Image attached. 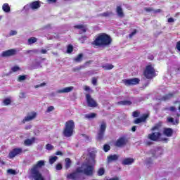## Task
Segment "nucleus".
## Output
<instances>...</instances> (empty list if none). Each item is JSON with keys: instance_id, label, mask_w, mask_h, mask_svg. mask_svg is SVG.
Returning <instances> with one entry per match:
<instances>
[{"instance_id": "obj_1", "label": "nucleus", "mask_w": 180, "mask_h": 180, "mask_svg": "<svg viewBox=\"0 0 180 180\" xmlns=\"http://www.w3.org/2000/svg\"><path fill=\"white\" fill-rule=\"evenodd\" d=\"M110 43H112V38L106 34H101L96 38L93 44H94V46H101L105 47L106 46H109Z\"/></svg>"}, {"instance_id": "obj_2", "label": "nucleus", "mask_w": 180, "mask_h": 180, "mask_svg": "<svg viewBox=\"0 0 180 180\" xmlns=\"http://www.w3.org/2000/svg\"><path fill=\"white\" fill-rule=\"evenodd\" d=\"M74 129H75V123L74 122V120H68L65 124L63 136H65V137H71L72 134H74Z\"/></svg>"}, {"instance_id": "obj_3", "label": "nucleus", "mask_w": 180, "mask_h": 180, "mask_svg": "<svg viewBox=\"0 0 180 180\" xmlns=\"http://www.w3.org/2000/svg\"><path fill=\"white\" fill-rule=\"evenodd\" d=\"M77 172L90 176L94 174V166L89 165V163H84L81 167L77 168Z\"/></svg>"}, {"instance_id": "obj_4", "label": "nucleus", "mask_w": 180, "mask_h": 180, "mask_svg": "<svg viewBox=\"0 0 180 180\" xmlns=\"http://www.w3.org/2000/svg\"><path fill=\"white\" fill-rule=\"evenodd\" d=\"M105 131H106V121L103 120L101 122L100 127L98 129V131L97 134V140H101L103 139V136H105Z\"/></svg>"}, {"instance_id": "obj_5", "label": "nucleus", "mask_w": 180, "mask_h": 180, "mask_svg": "<svg viewBox=\"0 0 180 180\" xmlns=\"http://www.w3.org/2000/svg\"><path fill=\"white\" fill-rule=\"evenodd\" d=\"M40 6H41V5L40 4V1H35L30 3V4L25 6L24 9H25V11H29V8H30V9H32V11H37V9L40 8Z\"/></svg>"}, {"instance_id": "obj_6", "label": "nucleus", "mask_w": 180, "mask_h": 180, "mask_svg": "<svg viewBox=\"0 0 180 180\" xmlns=\"http://www.w3.org/2000/svg\"><path fill=\"white\" fill-rule=\"evenodd\" d=\"M154 68L153 65H149L146 67L145 71H144V76L146 78H148V79H151L152 77H154Z\"/></svg>"}, {"instance_id": "obj_7", "label": "nucleus", "mask_w": 180, "mask_h": 180, "mask_svg": "<svg viewBox=\"0 0 180 180\" xmlns=\"http://www.w3.org/2000/svg\"><path fill=\"white\" fill-rule=\"evenodd\" d=\"M86 101L89 108H96L98 106V103L92 98L91 94H86Z\"/></svg>"}, {"instance_id": "obj_8", "label": "nucleus", "mask_w": 180, "mask_h": 180, "mask_svg": "<svg viewBox=\"0 0 180 180\" xmlns=\"http://www.w3.org/2000/svg\"><path fill=\"white\" fill-rule=\"evenodd\" d=\"M123 82L127 86H130V85H137V84L140 82V79L134 77L132 79H124Z\"/></svg>"}, {"instance_id": "obj_9", "label": "nucleus", "mask_w": 180, "mask_h": 180, "mask_svg": "<svg viewBox=\"0 0 180 180\" xmlns=\"http://www.w3.org/2000/svg\"><path fill=\"white\" fill-rule=\"evenodd\" d=\"M161 136V132H153L148 135V139L152 141H158Z\"/></svg>"}, {"instance_id": "obj_10", "label": "nucleus", "mask_w": 180, "mask_h": 180, "mask_svg": "<svg viewBox=\"0 0 180 180\" xmlns=\"http://www.w3.org/2000/svg\"><path fill=\"white\" fill-rule=\"evenodd\" d=\"M36 116H37V113L34 112H32L28 113L27 115L22 120V123L25 124L26 122H32L34 119H36Z\"/></svg>"}, {"instance_id": "obj_11", "label": "nucleus", "mask_w": 180, "mask_h": 180, "mask_svg": "<svg viewBox=\"0 0 180 180\" xmlns=\"http://www.w3.org/2000/svg\"><path fill=\"white\" fill-rule=\"evenodd\" d=\"M81 172H78V169H76L75 172L73 173H70L68 174L67 178L68 179H72V180H77L79 176H81Z\"/></svg>"}, {"instance_id": "obj_12", "label": "nucleus", "mask_w": 180, "mask_h": 180, "mask_svg": "<svg viewBox=\"0 0 180 180\" xmlns=\"http://www.w3.org/2000/svg\"><path fill=\"white\" fill-rule=\"evenodd\" d=\"M16 54L15 49H9L5 51H3L1 57H11L12 56H15Z\"/></svg>"}, {"instance_id": "obj_13", "label": "nucleus", "mask_w": 180, "mask_h": 180, "mask_svg": "<svg viewBox=\"0 0 180 180\" xmlns=\"http://www.w3.org/2000/svg\"><path fill=\"white\" fill-rule=\"evenodd\" d=\"M127 144V139L124 137L120 138L115 143L117 147H124Z\"/></svg>"}, {"instance_id": "obj_14", "label": "nucleus", "mask_w": 180, "mask_h": 180, "mask_svg": "<svg viewBox=\"0 0 180 180\" xmlns=\"http://www.w3.org/2000/svg\"><path fill=\"white\" fill-rule=\"evenodd\" d=\"M22 148H15L11 152L9 153L8 156L9 158H14L16 155H19V154H22Z\"/></svg>"}, {"instance_id": "obj_15", "label": "nucleus", "mask_w": 180, "mask_h": 180, "mask_svg": "<svg viewBox=\"0 0 180 180\" xmlns=\"http://www.w3.org/2000/svg\"><path fill=\"white\" fill-rule=\"evenodd\" d=\"M162 155V148H158L155 149L154 150H151V155L154 158H157L158 157H160V155Z\"/></svg>"}, {"instance_id": "obj_16", "label": "nucleus", "mask_w": 180, "mask_h": 180, "mask_svg": "<svg viewBox=\"0 0 180 180\" xmlns=\"http://www.w3.org/2000/svg\"><path fill=\"white\" fill-rule=\"evenodd\" d=\"M74 90V86L65 87L62 89L57 90L56 94H69Z\"/></svg>"}, {"instance_id": "obj_17", "label": "nucleus", "mask_w": 180, "mask_h": 180, "mask_svg": "<svg viewBox=\"0 0 180 180\" xmlns=\"http://www.w3.org/2000/svg\"><path fill=\"white\" fill-rule=\"evenodd\" d=\"M148 117V114H143V116H141L140 118H137L134 120V123L135 124H139V123H143L147 120Z\"/></svg>"}, {"instance_id": "obj_18", "label": "nucleus", "mask_w": 180, "mask_h": 180, "mask_svg": "<svg viewBox=\"0 0 180 180\" xmlns=\"http://www.w3.org/2000/svg\"><path fill=\"white\" fill-rule=\"evenodd\" d=\"M161 127L162 123L158 122V124H155L154 127H152L151 130L155 133H161Z\"/></svg>"}, {"instance_id": "obj_19", "label": "nucleus", "mask_w": 180, "mask_h": 180, "mask_svg": "<svg viewBox=\"0 0 180 180\" xmlns=\"http://www.w3.org/2000/svg\"><path fill=\"white\" fill-rule=\"evenodd\" d=\"M116 13L119 18H124V12H123V8H122V6H117Z\"/></svg>"}, {"instance_id": "obj_20", "label": "nucleus", "mask_w": 180, "mask_h": 180, "mask_svg": "<svg viewBox=\"0 0 180 180\" xmlns=\"http://www.w3.org/2000/svg\"><path fill=\"white\" fill-rule=\"evenodd\" d=\"M174 133V131L171 128H165L163 131V134L167 137H171Z\"/></svg>"}, {"instance_id": "obj_21", "label": "nucleus", "mask_w": 180, "mask_h": 180, "mask_svg": "<svg viewBox=\"0 0 180 180\" xmlns=\"http://www.w3.org/2000/svg\"><path fill=\"white\" fill-rule=\"evenodd\" d=\"M134 162V159L131 158H127L122 161L123 165H131Z\"/></svg>"}, {"instance_id": "obj_22", "label": "nucleus", "mask_w": 180, "mask_h": 180, "mask_svg": "<svg viewBox=\"0 0 180 180\" xmlns=\"http://www.w3.org/2000/svg\"><path fill=\"white\" fill-rule=\"evenodd\" d=\"M95 117H96V113L95 112H91V113L84 115V118L88 119L89 120L95 119Z\"/></svg>"}, {"instance_id": "obj_23", "label": "nucleus", "mask_w": 180, "mask_h": 180, "mask_svg": "<svg viewBox=\"0 0 180 180\" xmlns=\"http://www.w3.org/2000/svg\"><path fill=\"white\" fill-rule=\"evenodd\" d=\"M119 158V156L117 155H111L108 157V162H112V161H116Z\"/></svg>"}, {"instance_id": "obj_24", "label": "nucleus", "mask_w": 180, "mask_h": 180, "mask_svg": "<svg viewBox=\"0 0 180 180\" xmlns=\"http://www.w3.org/2000/svg\"><path fill=\"white\" fill-rule=\"evenodd\" d=\"M143 11H145V12H153L154 13H158L160 12H161V9H157V10H154L153 9V8H144Z\"/></svg>"}, {"instance_id": "obj_25", "label": "nucleus", "mask_w": 180, "mask_h": 180, "mask_svg": "<svg viewBox=\"0 0 180 180\" xmlns=\"http://www.w3.org/2000/svg\"><path fill=\"white\" fill-rule=\"evenodd\" d=\"M2 9L4 12H6V13H9V12H11V7L9 6V4L6 3L3 5Z\"/></svg>"}, {"instance_id": "obj_26", "label": "nucleus", "mask_w": 180, "mask_h": 180, "mask_svg": "<svg viewBox=\"0 0 180 180\" xmlns=\"http://www.w3.org/2000/svg\"><path fill=\"white\" fill-rule=\"evenodd\" d=\"M167 122H169V123H172V124H178L179 123V118H176L174 121V118L169 117L167 118Z\"/></svg>"}, {"instance_id": "obj_27", "label": "nucleus", "mask_w": 180, "mask_h": 180, "mask_svg": "<svg viewBox=\"0 0 180 180\" xmlns=\"http://www.w3.org/2000/svg\"><path fill=\"white\" fill-rule=\"evenodd\" d=\"M117 105L129 106V105H131V102L130 101H122L117 102Z\"/></svg>"}, {"instance_id": "obj_28", "label": "nucleus", "mask_w": 180, "mask_h": 180, "mask_svg": "<svg viewBox=\"0 0 180 180\" xmlns=\"http://www.w3.org/2000/svg\"><path fill=\"white\" fill-rule=\"evenodd\" d=\"M75 29H79L82 30V33H85V32H86V27L83 25H75Z\"/></svg>"}, {"instance_id": "obj_29", "label": "nucleus", "mask_w": 180, "mask_h": 180, "mask_svg": "<svg viewBox=\"0 0 180 180\" xmlns=\"http://www.w3.org/2000/svg\"><path fill=\"white\" fill-rule=\"evenodd\" d=\"M34 137L32 138L31 139H26L24 141L25 146H32V144L34 142Z\"/></svg>"}, {"instance_id": "obj_30", "label": "nucleus", "mask_w": 180, "mask_h": 180, "mask_svg": "<svg viewBox=\"0 0 180 180\" xmlns=\"http://www.w3.org/2000/svg\"><path fill=\"white\" fill-rule=\"evenodd\" d=\"M174 93L168 94L164 96L162 98V101H168V99H171V98H174Z\"/></svg>"}, {"instance_id": "obj_31", "label": "nucleus", "mask_w": 180, "mask_h": 180, "mask_svg": "<svg viewBox=\"0 0 180 180\" xmlns=\"http://www.w3.org/2000/svg\"><path fill=\"white\" fill-rule=\"evenodd\" d=\"M84 54L79 53L76 58H74V61H75V63H81Z\"/></svg>"}, {"instance_id": "obj_32", "label": "nucleus", "mask_w": 180, "mask_h": 180, "mask_svg": "<svg viewBox=\"0 0 180 180\" xmlns=\"http://www.w3.org/2000/svg\"><path fill=\"white\" fill-rule=\"evenodd\" d=\"M112 15H113V13L106 11L103 13H101L100 16H103V18H110V16H112Z\"/></svg>"}, {"instance_id": "obj_33", "label": "nucleus", "mask_w": 180, "mask_h": 180, "mask_svg": "<svg viewBox=\"0 0 180 180\" xmlns=\"http://www.w3.org/2000/svg\"><path fill=\"white\" fill-rule=\"evenodd\" d=\"M58 160V157L57 156H51L49 157V164L53 165L54 162H56Z\"/></svg>"}, {"instance_id": "obj_34", "label": "nucleus", "mask_w": 180, "mask_h": 180, "mask_svg": "<svg viewBox=\"0 0 180 180\" xmlns=\"http://www.w3.org/2000/svg\"><path fill=\"white\" fill-rule=\"evenodd\" d=\"M65 167L66 169H68V168H70V167H71V160L68 158L65 160Z\"/></svg>"}, {"instance_id": "obj_35", "label": "nucleus", "mask_w": 180, "mask_h": 180, "mask_svg": "<svg viewBox=\"0 0 180 180\" xmlns=\"http://www.w3.org/2000/svg\"><path fill=\"white\" fill-rule=\"evenodd\" d=\"M113 67V65L109 63L103 65V70H112Z\"/></svg>"}, {"instance_id": "obj_36", "label": "nucleus", "mask_w": 180, "mask_h": 180, "mask_svg": "<svg viewBox=\"0 0 180 180\" xmlns=\"http://www.w3.org/2000/svg\"><path fill=\"white\" fill-rule=\"evenodd\" d=\"M146 164L147 167H150L151 165H153V159H151V158H147L146 160Z\"/></svg>"}, {"instance_id": "obj_37", "label": "nucleus", "mask_w": 180, "mask_h": 180, "mask_svg": "<svg viewBox=\"0 0 180 180\" xmlns=\"http://www.w3.org/2000/svg\"><path fill=\"white\" fill-rule=\"evenodd\" d=\"M36 41H37V38L36 37H30L29 39H28V43L29 44H33L34 43H36Z\"/></svg>"}, {"instance_id": "obj_38", "label": "nucleus", "mask_w": 180, "mask_h": 180, "mask_svg": "<svg viewBox=\"0 0 180 180\" xmlns=\"http://www.w3.org/2000/svg\"><path fill=\"white\" fill-rule=\"evenodd\" d=\"M12 101L11 100V98H6L4 100L3 103L4 105V106H8V105H11Z\"/></svg>"}, {"instance_id": "obj_39", "label": "nucleus", "mask_w": 180, "mask_h": 180, "mask_svg": "<svg viewBox=\"0 0 180 180\" xmlns=\"http://www.w3.org/2000/svg\"><path fill=\"white\" fill-rule=\"evenodd\" d=\"M104 174H105V169L100 168L98 170V176H102V175H103Z\"/></svg>"}, {"instance_id": "obj_40", "label": "nucleus", "mask_w": 180, "mask_h": 180, "mask_svg": "<svg viewBox=\"0 0 180 180\" xmlns=\"http://www.w3.org/2000/svg\"><path fill=\"white\" fill-rule=\"evenodd\" d=\"M46 149L49 151H51V150H54V146L50 143H48L46 145Z\"/></svg>"}, {"instance_id": "obj_41", "label": "nucleus", "mask_w": 180, "mask_h": 180, "mask_svg": "<svg viewBox=\"0 0 180 180\" xmlns=\"http://www.w3.org/2000/svg\"><path fill=\"white\" fill-rule=\"evenodd\" d=\"M7 172L8 174H10V175H16V171L12 169H9L7 170Z\"/></svg>"}, {"instance_id": "obj_42", "label": "nucleus", "mask_w": 180, "mask_h": 180, "mask_svg": "<svg viewBox=\"0 0 180 180\" xmlns=\"http://www.w3.org/2000/svg\"><path fill=\"white\" fill-rule=\"evenodd\" d=\"M25 79H26V76H25V75H20L18 77V81H19V82H22V81H25Z\"/></svg>"}, {"instance_id": "obj_43", "label": "nucleus", "mask_w": 180, "mask_h": 180, "mask_svg": "<svg viewBox=\"0 0 180 180\" xmlns=\"http://www.w3.org/2000/svg\"><path fill=\"white\" fill-rule=\"evenodd\" d=\"M43 86H46V82H43L40 84L35 85L34 86V88L37 89V88H41Z\"/></svg>"}, {"instance_id": "obj_44", "label": "nucleus", "mask_w": 180, "mask_h": 180, "mask_svg": "<svg viewBox=\"0 0 180 180\" xmlns=\"http://www.w3.org/2000/svg\"><path fill=\"white\" fill-rule=\"evenodd\" d=\"M103 150L105 153H108L110 150V146L109 145H104Z\"/></svg>"}, {"instance_id": "obj_45", "label": "nucleus", "mask_w": 180, "mask_h": 180, "mask_svg": "<svg viewBox=\"0 0 180 180\" xmlns=\"http://www.w3.org/2000/svg\"><path fill=\"white\" fill-rule=\"evenodd\" d=\"M19 70H20V68H19L18 66H14L11 68V70L13 71V72H16L19 71Z\"/></svg>"}, {"instance_id": "obj_46", "label": "nucleus", "mask_w": 180, "mask_h": 180, "mask_svg": "<svg viewBox=\"0 0 180 180\" xmlns=\"http://www.w3.org/2000/svg\"><path fill=\"white\" fill-rule=\"evenodd\" d=\"M53 110H54V106L51 105V106L48 107L46 112H47V113H50V112H53Z\"/></svg>"}, {"instance_id": "obj_47", "label": "nucleus", "mask_w": 180, "mask_h": 180, "mask_svg": "<svg viewBox=\"0 0 180 180\" xmlns=\"http://www.w3.org/2000/svg\"><path fill=\"white\" fill-rule=\"evenodd\" d=\"M9 34L11 36H16L18 34V31H16V30H11V31H10Z\"/></svg>"}, {"instance_id": "obj_48", "label": "nucleus", "mask_w": 180, "mask_h": 180, "mask_svg": "<svg viewBox=\"0 0 180 180\" xmlns=\"http://www.w3.org/2000/svg\"><path fill=\"white\" fill-rule=\"evenodd\" d=\"M91 82H92L93 85H94V86H96V84L98 82V79H96V77H93Z\"/></svg>"}, {"instance_id": "obj_49", "label": "nucleus", "mask_w": 180, "mask_h": 180, "mask_svg": "<svg viewBox=\"0 0 180 180\" xmlns=\"http://www.w3.org/2000/svg\"><path fill=\"white\" fill-rule=\"evenodd\" d=\"M73 47L72 45H69L68 46V53H72Z\"/></svg>"}, {"instance_id": "obj_50", "label": "nucleus", "mask_w": 180, "mask_h": 180, "mask_svg": "<svg viewBox=\"0 0 180 180\" xmlns=\"http://www.w3.org/2000/svg\"><path fill=\"white\" fill-rule=\"evenodd\" d=\"M56 168L57 171H60V169H63V166L61 165V164H58Z\"/></svg>"}, {"instance_id": "obj_51", "label": "nucleus", "mask_w": 180, "mask_h": 180, "mask_svg": "<svg viewBox=\"0 0 180 180\" xmlns=\"http://www.w3.org/2000/svg\"><path fill=\"white\" fill-rule=\"evenodd\" d=\"M176 49L178 50V51L180 53V41H178L176 44Z\"/></svg>"}, {"instance_id": "obj_52", "label": "nucleus", "mask_w": 180, "mask_h": 180, "mask_svg": "<svg viewBox=\"0 0 180 180\" xmlns=\"http://www.w3.org/2000/svg\"><path fill=\"white\" fill-rule=\"evenodd\" d=\"M139 113L137 111H134L132 113V115L134 117H139Z\"/></svg>"}, {"instance_id": "obj_53", "label": "nucleus", "mask_w": 180, "mask_h": 180, "mask_svg": "<svg viewBox=\"0 0 180 180\" xmlns=\"http://www.w3.org/2000/svg\"><path fill=\"white\" fill-rule=\"evenodd\" d=\"M168 110H170V112H175V110H176V108H175V106H172L168 108Z\"/></svg>"}, {"instance_id": "obj_54", "label": "nucleus", "mask_w": 180, "mask_h": 180, "mask_svg": "<svg viewBox=\"0 0 180 180\" xmlns=\"http://www.w3.org/2000/svg\"><path fill=\"white\" fill-rule=\"evenodd\" d=\"M137 33V30H134L131 34H129V37L131 38L134 34Z\"/></svg>"}, {"instance_id": "obj_55", "label": "nucleus", "mask_w": 180, "mask_h": 180, "mask_svg": "<svg viewBox=\"0 0 180 180\" xmlns=\"http://www.w3.org/2000/svg\"><path fill=\"white\" fill-rule=\"evenodd\" d=\"M19 97L21 98H25V94L23 92L20 93Z\"/></svg>"}, {"instance_id": "obj_56", "label": "nucleus", "mask_w": 180, "mask_h": 180, "mask_svg": "<svg viewBox=\"0 0 180 180\" xmlns=\"http://www.w3.org/2000/svg\"><path fill=\"white\" fill-rule=\"evenodd\" d=\"M81 43H84V40H86V37H82L79 38Z\"/></svg>"}, {"instance_id": "obj_57", "label": "nucleus", "mask_w": 180, "mask_h": 180, "mask_svg": "<svg viewBox=\"0 0 180 180\" xmlns=\"http://www.w3.org/2000/svg\"><path fill=\"white\" fill-rule=\"evenodd\" d=\"M173 22H174V18H170L168 19V22H169V23H173Z\"/></svg>"}, {"instance_id": "obj_58", "label": "nucleus", "mask_w": 180, "mask_h": 180, "mask_svg": "<svg viewBox=\"0 0 180 180\" xmlns=\"http://www.w3.org/2000/svg\"><path fill=\"white\" fill-rule=\"evenodd\" d=\"M49 4H54L57 2V0H47Z\"/></svg>"}, {"instance_id": "obj_59", "label": "nucleus", "mask_w": 180, "mask_h": 180, "mask_svg": "<svg viewBox=\"0 0 180 180\" xmlns=\"http://www.w3.org/2000/svg\"><path fill=\"white\" fill-rule=\"evenodd\" d=\"M41 53L42 54H46V53H47V50H46V49H41Z\"/></svg>"}, {"instance_id": "obj_60", "label": "nucleus", "mask_w": 180, "mask_h": 180, "mask_svg": "<svg viewBox=\"0 0 180 180\" xmlns=\"http://www.w3.org/2000/svg\"><path fill=\"white\" fill-rule=\"evenodd\" d=\"M38 51L37 49H34V50H30V51H28V53H37Z\"/></svg>"}, {"instance_id": "obj_61", "label": "nucleus", "mask_w": 180, "mask_h": 180, "mask_svg": "<svg viewBox=\"0 0 180 180\" xmlns=\"http://www.w3.org/2000/svg\"><path fill=\"white\" fill-rule=\"evenodd\" d=\"M30 129H32V125H28L25 127L26 130H30Z\"/></svg>"}, {"instance_id": "obj_62", "label": "nucleus", "mask_w": 180, "mask_h": 180, "mask_svg": "<svg viewBox=\"0 0 180 180\" xmlns=\"http://www.w3.org/2000/svg\"><path fill=\"white\" fill-rule=\"evenodd\" d=\"M56 155H63V153L61 151L56 152Z\"/></svg>"}, {"instance_id": "obj_63", "label": "nucleus", "mask_w": 180, "mask_h": 180, "mask_svg": "<svg viewBox=\"0 0 180 180\" xmlns=\"http://www.w3.org/2000/svg\"><path fill=\"white\" fill-rule=\"evenodd\" d=\"M89 89H91V88H89V86H84V90L85 91H89Z\"/></svg>"}, {"instance_id": "obj_64", "label": "nucleus", "mask_w": 180, "mask_h": 180, "mask_svg": "<svg viewBox=\"0 0 180 180\" xmlns=\"http://www.w3.org/2000/svg\"><path fill=\"white\" fill-rule=\"evenodd\" d=\"M136 127H136V126L132 127L131 131H136Z\"/></svg>"}]
</instances>
